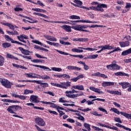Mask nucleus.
<instances>
[{"label": "nucleus", "mask_w": 131, "mask_h": 131, "mask_svg": "<svg viewBox=\"0 0 131 131\" xmlns=\"http://www.w3.org/2000/svg\"><path fill=\"white\" fill-rule=\"evenodd\" d=\"M72 51H73L74 53H83V50L77 48L72 49Z\"/></svg>", "instance_id": "a18cd8bd"}, {"label": "nucleus", "mask_w": 131, "mask_h": 131, "mask_svg": "<svg viewBox=\"0 0 131 131\" xmlns=\"http://www.w3.org/2000/svg\"><path fill=\"white\" fill-rule=\"evenodd\" d=\"M19 50H20V52H21L23 55H25L26 56H29V55H30V54H29L30 53L31 54H32V53H33V52L32 51H29L28 50L24 49L23 48L21 47H19Z\"/></svg>", "instance_id": "9b49d317"}, {"label": "nucleus", "mask_w": 131, "mask_h": 131, "mask_svg": "<svg viewBox=\"0 0 131 131\" xmlns=\"http://www.w3.org/2000/svg\"><path fill=\"white\" fill-rule=\"evenodd\" d=\"M120 114L123 115V116H124V117L126 118H127V119H131V114H127L123 112H120Z\"/></svg>", "instance_id": "7c9ffc66"}, {"label": "nucleus", "mask_w": 131, "mask_h": 131, "mask_svg": "<svg viewBox=\"0 0 131 131\" xmlns=\"http://www.w3.org/2000/svg\"><path fill=\"white\" fill-rule=\"evenodd\" d=\"M98 48L99 49H101V51H105V50H114V49H115V48H114V46H110V45L98 46Z\"/></svg>", "instance_id": "9d476101"}, {"label": "nucleus", "mask_w": 131, "mask_h": 131, "mask_svg": "<svg viewBox=\"0 0 131 131\" xmlns=\"http://www.w3.org/2000/svg\"><path fill=\"white\" fill-rule=\"evenodd\" d=\"M2 24H3V25H4L5 26H8V27H9L10 29H12V30H15V29L14 28V26L11 24L2 23Z\"/></svg>", "instance_id": "c9c22d12"}, {"label": "nucleus", "mask_w": 131, "mask_h": 131, "mask_svg": "<svg viewBox=\"0 0 131 131\" xmlns=\"http://www.w3.org/2000/svg\"><path fill=\"white\" fill-rule=\"evenodd\" d=\"M31 61L33 63H42L44 60L42 59H32Z\"/></svg>", "instance_id": "603ef678"}, {"label": "nucleus", "mask_w": 131, "mask_h": 131, "mask_svg": "<svg viewBox=\"0 0 131 131\" xmlns=\"http://www.w3.org/2000/svg\"><path fill=\"white\" fill-rule=\"evenodd\" d=\"M78 49H80L81 50H85L86 51H97V49H93L92 48H84L83 47H78Z\"/></svg>", "instance_id": "ea45409f"}, {"label": "nucleus", "mask_w": 131, "mask_h": 131, "mask_svg": "<svg viewBox=\"0 0 131 131\" xmlns=\"http://www.w3.org/2000/svg\"><path fill=\"white\" fill-rule=\"evenodd\" d=\"M46 39L48 40H50V41H57V38L54 37V36L47 35L45 36Z\"/></svg>", "instance_id": "bb28decb"}, {"label": "nucleus", "mask_w": 131, "mask_h": 131, "mask_svg": "<svg viewBox=\"0 0 131 131\" xmlns=\"http://www.w3.org/2000/svg\"><path fill=\"white\" fill-rule=\"evenodd\" d=\"M86 41H89V38H80V42H86Z\"/></svg>", "instance_id": "4d7b16f0"}, {"label": "nucleus", "mask_w": 131, "mask_h": 131, "mask_svg": "<svg viewBox=\"0 0 131 131\" xmlns=\"http://www.w3.org/2000/svg\"><path fill=\"white\" fill-rule=\"evenodd\" d=\"M2 102H6V103H19L18 101L10 100V99H2Z\"/></svg>", "instance_id": "f704fd0d"}, {"label": "nucleus", "mask_w": 131, "mask_h": 131, "mask_svg": "<svg viewBox=\"0 0 131 131\" xmlns=\"http://www.w3.org/2000/svg\"><path fill=\"white\" fill-rule=\"evenodd\" d=\"M93 128H94V130H96V131H100V130H102L103 131V130L98 127H96L95 126H92Z\"/></svg>", "instance_id": "774afa93"}, {"label": "nucleus", "mask_w": 131, "mask_h": 131, "mask_svg": "<svg viewBox=\"0 0 131 131\" xmlns=\"http://www.w3.org/2000/svg\"><path fill=\"white\" fill-rule=\"evenodd\" d=\"M35 55L37 57V58H39V59H48V58H47L46 57H42V56H41V55H40L37 53H35Z\"/></svg>", "instance_id": "680f3d73"}, {"label": "nucleus", "mask_w": 131, "mask_h": 131, "mask_svg": "<svg viewBox=\"0 0 131 131\" xmlns=\"http://www.w3.org/2000/svg\"><path fill=\"white\" fill-rule=\"evenodd\" d=\"M40 78H41L42 79H50L51 77L48 75H44L43 76H41Z\"/></svg>", "instance_id": "69168bd1"}, {"label": "nucleus", "mask_w": 131, "mask_h": 131, "mask_svg": "<svg viewBox=\"0 0 131 131\" xmlns=\"http://www.w3.org/2000/svg\"><path fill=\"white\" fill-rule=\"evenodd\" d=\"M83 77H84L83 75L81 74L75 78L71 79V80H72V81H74V82H76L78 79H80V78H83Z\"/></svg>", "instance_id": "cd10ccee"}, {"label": "nucleus", "mask_w": 131, "mask_h": 131, "mask_svg": "<svg viewBox=\"0 0 131 131\" xmlns=\"http://www.w3.org/2000/svg\"><path fill=\"white\" fill-rule=\"evenodd\" d=\"M83 126L85 128H86L89 131H91V125L87 123H84L83 124Z\"/></svg>", "instance_id": "09e8293b"}, {"label": "nucleus", "mask_w": 131, "mask_h": 131, "mask_svg": "<svg viewBox=\"0 0 131 131\" xmlns=\"http://www.w3.org/2000/svg\"><path fill=\"white\" fill-rule=\"evenodd\" d=\"M89 89L91 91H92V92H94V93H96L97 94H99L101 95H102L103 94H105V92L101 91V89L96 88L94 86H90Z\"/></svg>", "instance_id": "1a4fd4ad"}, {"label": "nucleus", "mask_w": 131, "mask_h": 131, "mask_svg": "<svg viewBox=\"0 0 131 131\" xmlns=\"http://www.w3.org/2000/svg\"><path fill=\"white\" fill-rule=\"evenodd\" d=\"M115 125H116V126H118V127H122V128H123L124 129H125V128H126V127H125L124 126L119 123H116Z\"/></svg>", "instance_id": "e2e57ef3"}, {"label": "nucleus", "mask_w": 131, "mask_h": 131, "mask_svg": "<svg viewBox=\"0 0 131 131\" xmlns=\"http://www.w3.org/2000/svg\"><path fill=\"white\" fill-rule=\"evenodd\" d=\"M72 89H74L75 90H79V91H84V87L82 85H74L72 86Z\"/></svg>", "instance_id": "b1692460"}, {"label": "nucleus", "mask_w": 131, "mask_h": 131, "mask_svg": "<svg viewBox=\"0 0 131 131\" xmlns=\"http://www.w3.org/2000/svg\"><path fill=\"white\" fill-rule=\"evenodd\" d=\"M129 54H131V48L122 52V56H127Z\"/></svg>", "instance_id": "473e14b6"}, {"label": "nucleus", "mask_w": 131, "mask_h": 131, "mask_svg": "<svg viewBox=\"0 0 131 131\" xmlns=\"http://www.w3.org/2000/svg\"><path fill=\"white\" fill-rule=\"evenodd\" d=\"M46 42L48 45H50V46H53L54 47H56V48H59V47H61V45L59 43H56L50 41H46Z\"/></svg>", "instance_id": "5701e85b"}, {"label": "nucleus", "mask_w": 131, "mask_h": 131, "mask_svg": "<svg viewBox=\"0 0 131 131\" xmlns=\"http://www.w3.org/2000/svg\"><path fill=\"white\" fill-rule=\"evenodd\" d=\"M76 115L79 117H77L76 118L79 120H81L82 122H84V117L81 116L79 113H75Z\"/></svg>", "instance_id": "e433bc0d"}, {"label": "nucleus", "mask_w": 131, "mask_h": 131, "mask_svg": "<svg viewBox=\"0 0 131 131\" xmlns=\"http://www.w3.org/2000/svg\"><path fill=\"white\" fill-rule=\"evenodd\" d=\"M51 85L56 86V88H60L61 89H65L66 90L69 86H71V82L68 81L66 82H60V84L56 83H50Z\"/></svg>", "instance_id": "f257e3e1"}, {"label": "nucleus", "mask_w": 131, "mask_h": 131, "mask_svg": "<svg viewBox=\"0 0 131 131\" xmlns=\"http://www.w3.org/2000/svg\"><path fill=\"white\" fill-rule=\"evenodd\" d=\"M34 82H36V83L40 84L42 88H43V89H46V88H49V83H42L40 80H34Z\"/></svg>", "instance_id": "f8f14e48"}, {"label": "nucleus", "mask_w": 131, "mask_h": 131, "mask_svg": "<svg viewBox=\"0 0 131 131\" xmlns=\"http://www.w3.org/2000/svg\"><path fill=\"white\" fill-rule=\"evenodd\" d=\"M98 109L99 111H102V112H104V113H106V114H108V112H107V111L105 110V108L102 107H99Z\"/></svg>", "instance_id": "13d9d810"}, {"label": "nucleus", "mask_w": 131, "mask_h": 131, "mask_svg": "<svg viewBox=\"0 0 131 131\" xmlns=\"http://www.w3.org/2000/svg\"><path fill=\"white\" fill-rule=\"evenodd\" d=\"M79 22H81V23H91L92 21H90L89 20H79Z\"/></svg>", "instance_id": "0e129e2a"}, {"label": "nucleus", "mask_w": 131, "mask_h": 131, "mask_svg": "<svg viewBox=\"0 0 131 131\" xmlns=\"http://www.w3.org/2000/svg\"><path fill=\"white\" fill-rule=\"evenodd\" d=\"M71 28L74 30H77V31H81V25H77L75 26H72Z\"/></svg>", "instance_id": "c756f323"}, {"label": "nucleus", "mask_w": 131, "mask_h": 131, "mask_svg": "<svg viewBox=\"0 0 131 131\" xmlns=\"http://www.w3.org/2000/svg\"><path fill=\"white\" fill-rule=\"evenodd\" d=\"M102 86L105 88V86H111V85H114V82H103L102 83Z\"/></svg>", "instance_id": "393cba45"}, {"label": "nucleus", "mask_w": 131, "mask_h": 131, "mask_svg": "<svg viewBox=\"0 0 131 131\" xmlns=\"http://www.w3.org/2000/svg\"><path fill=\"white\" fill-rule=\"evenodd\" d=\"M91 114H92V115H94V116H99V117L102 116V114H98V112H97L96 111L91 112Z\"/></svg>", "instance_id": "864d4df0"}, {"label": "nucleus", "mask_w": 131, "mask_h": 131, "mask_svg": "<svg viewBox=\"0 0 131 131\" xmlns=\"http://www.w3.org/2000/svg\"><path fill=\"white\" fill-rule=\"evenodd\" d=\"M61 28L67 31V32H71V27H70V26L64 25L62 26H61Z\"/></svg>", "instance_id": "4be33fe9"}, {"label": "nucleus", "mask_w": 131, "mask_h": 131, "mask_svg": "<svg viewBox=\"0 0 131 131\" xmlns=\"http://www.w3.org/2000/svg\"><path fill=\"white\" fill-rule=\"evenodd\" d=\"M117 62L115 60H113L112 62V64H108L106 66V68L108 70H120V66H118L117 64H116Z\"/></svg>", "instance_id": "7ed1b4c3"}, {"label": "nucleus", "mask_w": 131, "mask_h": 131, "mask_svg": "<svg viewBox=\"0 0 131 131\" xmlns=\"http://www.w3.org/2000/svg\"><path fill=\"white\" fill-rule=\"evenodd\" d=\"M114 75H115V76H127L128 77V76H129V75H128V74H126L122 72H118L115 73Z\"/></svg>", "instance_id": "6ab92c4d"}, {"label": "nucleus", "mask_w": 131, "mask_h": 131, "mask_svg": "<svg viewBox=\"0 0 131 131\" xmlns=\"http://www.w3.org/2000/svg\"><path fill=\"white\" fill-rule=\"evenodd\" d=\"M97 7L98 9H100V10H103V8H107V5L104 4H99L97 5Z\"/></svg>", "instance_id": "a19ab883"}, {"label": "nucleus", "mask_w": 131, "mask_h": 131, "mask_svg": "<svg viewBox=\"0 0 131 131\" xmlns=\"http://www.w3.org/2000/svg\"><path fill=\"white\" fill-rule=\"evenodd\" d=\"M38 99V96L36 95H31L30 97V101L32 103H34L35 104H38V103L40 102Z\"/></svg>", "instance_id": "6e6552de"}, {"label": "nucleus", "mask_w": 131, "mask_h": 131, "mask_svg": "<svg viewBox=\"0 0 131 131\" xmlns=\"http://www.w3.org/2000/svg\"><path fill=\"white\" fill-rule=\"evenodd\" d=\"M119 45L121 48H125L129 47V41H122L119 42Z\"/></svg>", "instance_id": "f3484780"}, {"label": "nucleus", "mask_w": 131, "mask_h": 131, "mask_svg": "<svg viewBox=\"0 0 131 131\" xmlns=\"http://www.w3.org/2000/svg\"><path fill=\"white\" fill-rule=\"evenodd\" d=\"M114 120L116 122H118L119 123H122V121L120 120V118L118 117H115Z\"/></svg>", "instance_id": "052dcab7"}, {"label": "nucleus", "mask_w": 131, "mask_h": 131, "mask_svg": "<svg viewBox=\"0 0 131 131\" xmlns=\"http://www.w3.org/2000/svg\"><path fill=\"white\" fill-rule=\"evenodd\" d=\"M68 70H77V71H80L81 70V68H78L77 67L73 66H68L67 67Z\"/></svg>", "instance_id": "aec40b11"}, {"label": "nucleus", "mask_w": 131, "mask_h": 131, "mask_svg": "<svg viewBox=\"0 0 131 131\" xmlns=\"http://www.w3.org/2000/svg\"><path fill=\"white\" fill-rule=\"evenodd\" d=\"M32 66L33 67H37L38 68H41V69H43V70H47V71H52V70H51L48 67H46V66H43L36 65V64H32Z\"/></svg>", "instance_id": "4468645a"}, {"label": "nucleus", "mask_w": 131, "mask_h": 131, "mask_svg": "<svg viewBox=\"0 0 131 131\" xmlns=\"http://www.w3.org/2000/svg\"><path fill=\"white\" fill-rule=\"evenodd\" d=\"M0 83L6 88L7 89H11L12 85H13V83L10 82V81L6 79L0 78Z\"/></svg>", "instance_id": "39448f33"}, {"label": "nucleus", "mask_w": 131, "mask_h": 131, "mask_svg": "<svg viewBox=\"0 0 131 131\" xmlns=\"http://www.w3.org/2000/svg\"><path fill=\"white\" fill-rule=\"evenodd\" d=\"M2 47L4 49H7L8 48H10L11 47V43L9 42H5L2 43Z\"/></svg>", "instance_id": "c03bdc74"}, {"label": "nucleus", "mask_w": 131, "mask_h": 131, "mask_svg": "<svg viewBox=\"0 0 131 131\" xmlns=\"http://www.w3.org/2000/svg\"><path fill=\"white\" fill-rule=\"evenodd\" d=\"M88 27H89V26L86 25H81V31H83L84 32H90V31H88L86 30H83V29H85L86 28H88Z\"/></svg>", "instance_id": "79ce46f5"}, {"label": "nucleus", "mask_w": 131, "mask_h": 131, "mask_svg": "<svg viewBox=\"0 0 131 131\" xmlns=\"http://www.w3.org/2000/svg\"><path fill=\"white\" fill-rule=\"evenodd\" d=\"M11 95H12V97H14V98H18L20 100H25L26 99H27V97L24 95H19L18 94H16L14 93H12Z\"/></svg>", "instance_id": "2eb2a0df"}, {"label": "nucleus", "mask_w": 131, "mask_h": 131, "mask_svg": "<svg viewBox=\"0 0 131 131\" xmlns=\"http://www.w3.org/2000/svg\"><path fill=\"white\" fill-rule=\"evenodd\" d=\"M5 38L6 40L7 41H11L12 43H14L15 40H14L12 38H11L9 35H5Z\"/></svg>", "instance_id": "72a5a7b5"}, {"label": "nucleus", "mask_w": 131, "mask_h": 131, "mask_svg": "<svg viewBox=\"0 0 131 131\" xmlns=\"http://www.w3.org/2000/svg\"><path fill=\"white\" fill-rule=\"evenodd\" d=\"M70 25H76V23H79V20H70Z\"/></svg>", "instance_id": "6e6d98bb"}, {"label": "nucleus", "mask_w": 131, "mask_h": 131, "mask_svg": "<svg viewBox=\"0 0 131 131\" xmlns=\"http://www.w3.org/2000/svg\"><path fill=\"white\" fill-rule=\"evenodd\" d=\"M51 69L53 71H56L57 72H61V71H62V69L60 68L53 67L51 68Z\"/></svg>", "instance_id": "3c124183"}, {"label": "nucleus", "mask_w": 131, "mask_h": 131, "mask_svg": "<svg viewBox=\"0 0 131 131\" xmlns=\"http://www.w3.org/2000/svg\"><path fill=\"white\" fill-rule=\"evenodd\" d=\"M65 99L64 97H61L59 98V103H68V101L64 100Z\"/></svg>", "instance_id": "5fc2aeb1"}, {"label": "nucleus", "mask_w": 131, "mask_h": 131, "mask_svg": "<svg viewBox=\"0 0 131 131\" xmlns=\"http://www.w3.org/2000/svg\"><path fill=\"white\" fill-rule=\"evenodd\" d=\"M43 21H45V22H50V23H59L61 24H70V22L67 21H49L46 19H43Z\"/></svg>", "instance_id": "a211bd4d"}, {"label": "nucleus", "mask_w": 131, "mask_h": 131, "mask_svg": "<svg viewBox=\"0 0 131 131\" xmlns=\"http://www.w3.org/2000/svg\"><path fill=\"white\" fill-rule=\"evenodd\" d=\"M22 110V107L19 105H10L8 107L7 111L10 114H16V111Z\"/></svg>", "instance_id": "f03ea898"}, {"label": "nucleus", "mask_w": 131, "mask_h": 131, "mask_svg": "<svg viewBox=\"0 0 131 131\" xmlns=\"http://www.w3.org/2000/svg\"><path fill=\"white\" fill-rule=\"evenodd\" d=\"M111 111H113V112H114V113H116V114H118V115H119L120 114V112L117 110L116 108H112L111 109Z\"/></svg>", "instance_id": "8fccbe9b"}, {"label": "nucleus", "mask_w": 131, "mask_h": 131, "mask_svg": "<svg viewBox=\"0 0 131 131\" xmlns=\"http://www.w3.org/2000/svg\"><path fill=\"white\" fill-rule=\"evenodd\" d=\"M55 50L56 51V52H57L58 53H59V54H60V55H64V56H68V55L69 54V53L67 52H64L63 51H61L57 49H55ZM69 55L71 56L72 57H75L76 58H80V59H82L83 58V56L82 55H75L69 54Z\"/></svg>", "instance_id": "423d86ee"}, {"label": "nucleus", "mask_w": 131, "mask_h": 131, "mask_svg": "<svg viewBox=\"0 0 131 131\" xmlns=\"http://www.w3.org/2000/svg\"><path fill=\"white\" fill-rule=\"evenodd\" d=\"M69 18L72 20H79V19H80V17L74 15L70 16Z\"/></svg>", "instance_id": "37998d69"}, {"label": "nucleus", "mask_w": 131, "mask_h": 131, "mask_svg": "<svg viewBox=\"0 0 131 131\" xmlns=\"http://www.w3.org/2000/svg\"><path fill=\"white\" fill-rule=\"evenodd\" d=\"M12 66H13V67H15V68H20V69H25V70H27V68L23 66H20L18 64H17L16 63H13Z\"/></svg>", "instance_id": "4c0bfd02"}, {"label": "nucleus", "mask_w": 131, "mask_h": 131, "mask_svg": "<svg viewBox=\"0 0 131 131\" xmlns=\"http://www.w3.org/2000/svg\"><path fill=\"white\" fill-rule=\"evenodd\" d=\"M61 77H63V78H70V76L69 75H67L66 74H62Z\"/></svg>", "instance_id": "338daca9"}, {"label": "nucleus", "mask_w": 131, "mask_h": 131, "mask_svg": "<svg viewBox=\"0 0 131 131\" xmlns=\"http://www.w3.org/2000/svg\"><path fill=\"white\" fill-rule=\"evenodd\" d=\"M59 42H60V43H61V45H63L64 46H70V45H71V43H70L69 42H64L62 40H60Z\"/></svg>", "instance_id": "de8ad7c7"}, {"label": "nucleus", "mask_w": 131, "mask_h": 131, "mask_svg": "<svg viewBox=\"0 0 131 131\" xmlns=\"http://www.w3.org/2000/svg\"><path fill=\"white\" fill-rule=\"evenodd\" d=\"M5 63V58L3 56L0 55V66H4Z\"/></svg>", "instance_id": "49530a36"}, {"label": "nucleus", "mask_w": 131, "mask_h": 131, "mask_svg": "<svg viewBox=\"0 0 131 131\" xmlns=\"http://www.w3.org/2000/svg\"><path fill=\"white\" fill-rule=\"evenodd\" d=\"M89 10H93L94 11H99L100 12H104V9H98V6H91L90 7Z\"/></svg>", "instance_id": "2f4dec72"}, {"label": "nucleus", "mask_w": 131, "mask_h": 131, "mask_svg": "<svg viewBox=\"0 0 131 131\" xmlns=\"http://www.w3.org/2000/svg\"><path fill=\"white\" fill-rule=\"evenodd\" d=\"M91 76H98L99 77H102L103 78H108V76L104 74H101L100 72H97L93 73L91 75Z\"/></svg>", "instance_id": "ddd939ff"}, {"label": "nucleus", "mask_w": 131, "mask_h": 131, "mask_svg": "<svg viewBox=\"0 0 131 131\" xmlns=\"http://www.w3.org/2000/svg\"><path fill=\"white\" fill-rule=\"evenodd\" d=\"M17 37L18 40H22L23 39H28V36H26L24 34H21L19 36H18Z\"/></svg>", "instance_id": "c85d7f7f"}, {"label": "nucleus", "mask_w": 131, "mask_h": 131, "mask_svg": "<svg viewBox=\"0 0 131 131\" xmlns=\"http://www.w3.org/2000/svg\"><path fill=\"white\" fill-rule=\"evenodd\" d=\"M74 3L71 2V5H73L74 7H77V8H80L81 9H85V10H90V8L82 6V2L80 0H74Z\"/></svg>", "instance_id": "20e7f679"}, {"label": "nucleus", "mask_w": 131, "mask_h": 131, "mask_svg": "<svg viewBox=\"0 0 131 131\" xmlns=\"http://www.w3.org/2000/svg\"><path fill=\"white\" fill-rule=\"evenodd\" d=\"M119 84L120 85H121L122 89H126V88H128V86H129V85H130L129 83H128L127 82H120V83H119Z\"/></svg>", "instance_id": "a878e982"}, {"label": "nucleus", "mask_w": 131, "mask_h": 131, "mask_svg": "<svg viewBox=\"0 0 131 131\" xmlns=\"http://www.w3.org/2000/svg\"><path fill=\"white\" fill-rule=\"evenodd\" d=\"M27 77H29V78H38L39 77V75L36 74H30V73H27L25 74Z\"/></svg>", "instance_id": "dca6fc26"}, {"label": "nucleus", "mask_w": 131, "mask_h": 131, "mask_svg": "<svg viewBox=\"0 0 131 131\" xmlns=\"http://www.w3.org/2000/svg\"><path fill=\"white\" fill-rule=\"evenodd\" d=\"M35 122L39 125V126H45L46 125V122L41 118L37 117L35 118Z\"/></svg>", "instance_id": "0eeeda50"}, {"label": "nucleus", "mask_w": 131, "mask_h": 131, "mask_svg": "<svg viewBox=\"0 0 131 131\" xmlns=\"http://www.w3.org/2000/svg\"><path fill=\"white\" fill-rule=\"evenodd\" d=\"M107 93L111 94V95H117L118 96H121V92L116 91L106 90Z\"/></svg>", "instance_id": "412c9836"}, {"label": "nucleus", "mask_w": 131, "mask_h": 131, "mask_svg": "<svg viewBox=\"0 0 131 131\" xmlns=\"http://www.w3.org/2000/svg\"><path fill=\"white\" fill-rule=\"evenodd\" d=\"M32 42L36 45H39V46H42V43L37 40H32Z\"/></svg>", "instance_id": "bf43d9fd"}, {"label": "nucleus", "mask_w": 131, "mask_h": 131, "mask_svg": "<svg viewBox=\"0 0 131 131\" xmlns=\"http://www.w3.org/2000/svg\"><path fill=\"white\" fill-rule=\"evenodd\" d=\"M7 57L9 59H14V60H19V59H18V58L14 56L12 54H9V53H7Z\"/></svg>", "instance_id": "58836bf2"}]
</instances>
